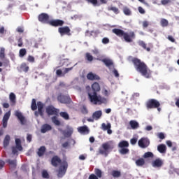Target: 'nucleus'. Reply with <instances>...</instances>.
Instances as JSON below:
<instances>
[{
	"label": "nucleus",
	"instance_id": "nucleus-1",
	"mask_svg": "<svg viewBox=\"0 0 179 179\" xmlns=\"http://www.w3.org/2000/svg\"><path fill=\"white\" fill-rule=\"evenodd\" d=\"M131 62L134 64L137 72H139L146 79H150L152 76V71L149 69V67H148V65L145 62H141V59L136 57H133Z\"/></svg>",
	"mask_w": 179,
	"mask_h": 179
},
{
	"label": "nucleus",
	"instance_id": "nucleus-2",
	"mask_svg": "<svg viewBox=\"0 0 179 179\" xmlns=\"http://www.w3.org/2000/svg\"><path fill=\"white\" fill-rule=\"evenodd\" d=\"M112 33H114V34H116L117 37H123L124 41L126 43H132L134 40H135V32L130 31V32H125L122 29L115 28L112 29Z\"/></svg>",
	"mask_w": 179,
	"mask_h": 179
},
{
	"label": "nucleus",
	"instance_id": "nucleus-3",
	"mask_svg": "<svg viewBox=\"0 0 179 179\" xmlns=\"http://www.w3.org/2000/svg\"><path fill=\"white\" fill-rule=\"evenodd\" d=\"M88 99L93 104H107V99L97 95V92H93V91L88 92Z\"/></svg>",
	"mask_w": 179,
	"mask_h": 179
},
{
	"label": "nucleus",
	"instance_id": "nucleus-4",
	"mask_svg": "<svg viewBox=\"0 0 179 179\" xmlns=\"http://www.w3.org/2000/svg\"><path fill=\"white\" fill-rule=\"evenodd\" d=\"M38 107V111H36L37 110ZM31 108L32 111L34 112V115L35 117H38V115H41L42 118H44V104L42 103L41 101H38L37 103L36 102V99H33L31 105Z\"/></svg>",
	"mask_w": 179,
	"mask_h": 179
},
{
	"label": "nucleus",
	"instance_id": "nucleus-5",
	"mask_svg": "<svg viewBox=\"0 0 179 179\" xmlns=\"http://www.w3.org/2000/svg\"><path fill=\"white\" fill-rule=\"evenodd\" d=\"M110 143H111V141L102 144V148H99V155H104L105 157L108 156V150H113V149H114V145Z\"/></svg>",
	"mask_w": 179,
	"mask_h": 179
},
{
	"label": "nucleus",
	"instance_id": "nucleus-6",
	"mask_svg": "<svg viewBox=\"0 0 179 179\" xmlns=\"http://www.w3.org/2000/svg\"><path fill=\"white\" fill-rule=\"evenodd\" d=\"M119 153L120 155H128L129 153V143L127 141H122L118 143Z\"/></svg>",
	"mask_w": 179,
	"mask_h": 179
},
{
	"label": "nucleus",
	"instance_id": "nucleus-7",
	"mask_svg": "<svg viewBox=\"0 0 179 179\" xmlns=\"http://www.w3.org/2000/svg\"><path fill=\"white\" fill-rule=\"evenodd\" d=\"M145 106L148 108V110L159 108V107H160V102H159V101L155 99H151L146 102Z\"/></svg>",
	"mask_w": 179,
	"mask_h": 179
},
{
	"label": "nucleus",
	"instance_id": "nucleus-8",
	"mask_svg": "<svg viewBox=\"0 0 179 179\" xmlns=\"http://www.w3.org/2000/svg\"><path fill=\"white\" fill-rule=\"evenodd\" d=\"M57 101L62 104H69V103H71V97L60 93L57 95Z\"/></svg>",
	"mask_w": 179,
	"mask_h": 179
},
{
	"label": "nucleus",
	"instance_id": "nucleus-9",
	"mask_svg": "<svg viewBox=\"0 0 179 179\" xmlns=\"http://www.w3.org/2000/svg\"><path fill=\"white\" fill-rule=\"evenodd\" d=\"M68 170V162H64L62 166H59L57 173L59 178H62Z\"/></svg>",
	"mask_w": 179,
	"mask_h": 179
},
{
	"label": "nucleus",
	"instance_id": "nucleus-10",
	"mask_svg": "<svg viewBox=\"0 0 179 179\" xmlns=\"http://www.w3.org/2000/svg\"><path fill=\"white\" fill-rule=\"evenodd\" d=\"M58 32L59 33L60 36H71V28L68 26L65 27H60L58 28Z\"/></svg>",
	"mask_w": 179,
	"mask_h": 179
},
{
	"label": "nucleus",
	"instance_id": "nucleus-11",
	"mask_svg": "<svg viewBox=\"0 0 179 179\" xmlns=\"http://www.w3.org/2000/svg\"><path fill=\"white\" fill-rule=\"evenodd\" d=\"M45 111L48 115H58V113H59V110L55 108L53 106H48Z\"/></svg>",
	"mask_w": 179,
	"mask_h": 179
},
{
	"label": "nucleus",
	"instance_id": "nucleus-12",
	"mask_svg": "<svg viewBox=\"0 0 179 179\" xmlns=\"http://www.w3.org/2000/svg\"><path fill=\"white\" fill-rule=\"evenodd\" d=\"M39 22L41 23H45V24H50V15L47 13H41L38 15V17Z\"/></svg>",
	"mask_w": 179,
	"mask_h": 179
},
{
	"label": "nucleus",
	"instance_id": "nucleus-13",
	"mask_svg": "<svg viewBox=\"0 0 179 179\" xmlns=\"http://www.w3.org/2000/svg\"><path fill=\"white\" fill-rule=\"evenodd\" d=\"M64 24L65 22L62 20H52L49 22V24H50V26H53V27H58L59 26L62 27Z\"/></svg>",
	"mask_w": 179,
	"mask_h": 179
},
{
	"label": "nucleus",
	"instance_id": "nucleus-14",
	"mask_svg": "<svg viewBox=\"0 0 179 179\" xmlns=\"http://www.w3.org/2000/svg\"><path fill=\"white\" fill-rule=\"evenodd\" d=\"M150 145V141L147 138H141L138 141V146L143 149H145Z\"/></svg>",
	"mask_w": 179,
	"mask_h": 179
},
{
	"label": "nucleus",
	"instance_id": "nucleus-15",
	"mask_svg": "<svg viewBox=\"0 0 179 179\" xmlns=\"http://www.w3.org/2000/svg\"><path fill=\"white\" fill-rule=\"evenodd\" d=\"M6 163H7L10 169V170H16L17 166V161L16 159H6Z\"/></svg>",
	"mask_w": 179,
	"mask_h": 179
},
{
	"label": "nucleus",
	"instance_id": "nucleus-16",
	"mask_svg": "<svg viewBox=\"0 0 179 179\" xmlns=\"http://www.w3.org/2000/svg\"><path fill=\"white\" fill-rule=\"evenodd\" d=\"M61 163H62V161L59 157L57 155L52 157L51 159V164L53 166V167H58V165L61 164Z\"/></svg>",
	"mask_w": 179,
	"mask_h": 179
},
{
	"label": "nucleus",
	"instance_id": "nucleus-17",
	"mask_svg": "<svg viewBox=\"0 0 179 179\" xmlns=\"http://www.w3.org/2000/svg\"><path fill=\"white\" fill-rule=\"evenodd\" d=\"M10 117V111H8L5 113L3 117V120H2L3 128H6L8 127V121Z\"/></svg>",
	"mask_w": 179,
	"mask_h": 179
},
{
	"label": "nucleus",
	"instance_id": "nucleus-18",
	"mask_svg": "<svg viewBox=\"0 0 179 179\" xmlns=\"http://www.w3.org/2000/svg\"><path fill=\"white\" fill-rule=\"evenodd\" d=\"M101 62H103L106 66H107V68H108L109 69H111V66H113V68H114V62H113V60L110 59H102Z\"/></svg>",
	"mask_w": 179,
	"mask_h": 179
},
{
	"label": "nucleus",
	"instance_id": "nucleus-19",
	"mask_svg": "<svg viewBox=\"0 0 179 179\" xmlns=\"http://www.w3.org/2000/svg\"><path fill=\"white\" fill-rule=\"evenodd\" d=\"M163 164H164L163 160L160 158L156 159L152 163V167H157V168L162 167Z\"/></svg>",
	"mask_w": 179,
	"mask_h": 179
},
{
	"label": "nucleus",
	"instance_id": "nucleus-20",
	"mask_svg": "<svg viewBox=\"0 0 179 179\" xmlns=\"http://www.w3.org/2000/svg\"><path fill=\"white\" fill-rule=\"evenodd\" d=\"M101 90V88H100V84L99 83H94L92 85V90H90V92H92V93H97Z\"/></svg>",
	"mask_w": 179,
	"mask_h": 179
},
{
	"label": "nucleus",
	"instance_id": "nucleus-21",
	"mask_svg": "<svg viewBox=\"0 0 179 179\" xmlns=\"http://www.w3.org/2000/svg\"><path fill=\"white\" fill-rule=\"evenodd\" d=\"M87 79L88 80H100V77L97 74L90 72L87 75Z\"/></svg>",
	"mask_w": 179,
	"mask_h": 179
},
{
	"label": "nucleus",
	"instance_id": "nucleus-22",
	"mask_svg": "<svg viewBox=\"0 0 179 179\" xmlns=\"http://www.w3.org/2000/svg\"><path fill=\"white\" fill-rule=\"evenodd\" d=\"M9 100H10V106H12V107L16 105V95L15 94V93L13 92L10 93Z\"/></svg>",
	"mask_w": 179,
	"mask_h": 179
},
{
	"label": "nucleus",
	"instance_id": "nucleus-23",
	"mask_svg": "<svg viewBox=\"0 0 179 179\" xmlns=\"http://www.w3.org/2000/svg\"><path fill=\"white\" fill-rule=\"evenodd\" d=\"M51 129H52L51 125L48 124H45L41 127V132L42 134H45V132H48V131H51Z\"/></svg>",
	"mask_w": 179,
	"mask_h": 179
},
{
	"label": "nucleus",
	"instance_id": "nucleus-24",
	"mask_svg": "<svg viewBox=\"0 0 179 179\" xmlns=\"http://www.w3.org/2000/svg\"><path fill=\"white\" fill-rule=\"evenodd\" d=\"M15 117H17V118H18L21 124H24V116H23V114H22V112L19 110H16L15 113Z\"/></svg>",
	"mask_w": 179,
	"mask_h": 179
},
{
	"label": "nucleus",
	"instance_id": "nucleus-25",
	"mask_svg": "<svg viewBox=\"0 0 179 179\" xmlns=\"http://www.w3.org/2000/svg\"><path fill=\"white\" fill-rule=\"evenodd\" d=\"M101 115H103V112L101 110L95 111L92 114V118L93 120H95V121H97L101 118Z\"/></svg>",
	"mask_w": 179,
	"mask_h": 179
},
{
	"label": "nucleus",
	"instance_id": "nucleus-26",
	"mask_svg": "<svg viewBox=\"0 0 179 179\" xmlns=\"http://www.w3.org/2000/svg\"><path fill=\"white\" fill-rule=\"evenodd\" d=\"M157 150L159 153H166L167 152V147L164 144H160L157 146Z\"/></svg>",
	"mask_w": 179,
	"mask_h": 179
},
{
	"label": "nucleus",
	"instance_id": "nucleus-27",
	"mask_svg": "<svg viewBox=\"0 0 179 179\" xmlns=\"http://www.w3.org/2000/svg\"><path fill=\"white\" fill-rule=\"evenodd\" d=\"M129 125L131 129H138V128H139V123L136 120H131L129 122Z\"/></svg>",
	"mask_w": 179,
	"mask_h": 179
},
{
	"label": "nucleus",
	"instance_id": "nucleus-28",
	"mask_svg": "<svg viewBox=\"0 0 179 179\" xmlns=\"http://www.w3.org/2000/svg\"><path fill=\"white\" fill-rule=\"evenodd\" d=\"M10 142V136L6 135L3 142V148H8V146H9Z\"/></svg>",
	"mask_w": 179,
	"mask_h": 179
},
{
	"label": "nucleus",
	"instance_id": "nucleus-29",
	"mask_svg": "<svg viewBox=\"0 0 179 179\" xmlns=\"http://www.w3.org/2000/svg\"><path fill=\"white\" fill-rule=\"evenodd\" d=\"M15 148H17L20 152H22V150H23V147L22 146V141L20 138H15Z\"/></svg>",
	"mask_w": 179,
	"mask_h": 179
},
{
	"label": "nucleus",
	"instance_id": "nucleus-30",
	"mask_svg": "<svg viewBox=\"0 0 179 179\" xmlns=\"http://www.w3.org/2000/svg\"><path fill=\"white\" fill-rule=\"evenodd\" d=\"M45 146H41L37 152V155L39 157H41L43 156H44V153H45Z\"/></svg>",
	"mask_w": 179,
	"mask_h": 179
},
{
	"label": "nucleus",
	"instance_id": "nucleus-31",
	"mask_svg": "<svg viewBox=\"0 0 179 179\" xmlns=\"http://www.w3.org/2000/svg\"><path fill=\"white\" fill-rule=\"evenodd\" d=\"M62 134L65 138H71V136H72V134H73V129H70L67 131H62Z\"/></svg>",
	"mask_w": 179,
	"mask_h": 179
},
{
	"label": "nucleus",
	"instance_id": "nucleus-32",
	"mask_svg": "<svg viewBox=\"0 0 179 179\" xmlns=\"http://www.w3.org/2000/svg\"><path fill=\"white\" fill-rule=\"evenodd\" d=\"M138 44L140 47H142V48H143V50H146V51H148V52H149V51H150V48L146 47V43H145V41H138Z\"/></svg>",
	"mask_w": 179,
	"mask_h": 179
},
{
	"label": "nucleus",
	"instance_id": "nucleus-33",
	"mask_svg": "<svg viewBox=\"0 0 179 179\" xmlns=\"http://www.w3.org/2000/svg\"><path fill=\"white\" fill-rule=\"evenodd\" d=\"M145 159L143 158H139L138 159L136 160V165L138 166V167H142L145 166Z\"/></svg>",
	"mask_w": 179,
	"mask_h": 179
},
{
	"label": "nucleus",
	"instance_id": "nucleus-34",
	"mask_svg": "<svg viewBox=\"0 0 179 179\" xmlns=\"http://www.w3.org/2000/svg\"><path fill=\"white\" fill-rule=\"evenodd\" d=\"M78 132H80V134H89V128H87V126L80 127L78 128Z\"/></svg>",
	"mask_w": 179,
	"mask_h": 179
},
{
	"label": "nucleus",
	"instance_id": "nucleus-35",
	"mask_svg": "<svg viewBox=\"0 0 179 179\" xmlns=\"http://www.w3.org/2000/svg\"><path fill=\"white\" fill-rule=\"evenodd\" d=\"M110 174L114 178H118L121 177V171H120L113 170L111 171Z\"/></svg>",
	"mask_w": 179,
	"mask_h": 179
},
{
	"label": "nucleus",
	"instance_id": "nucleus-36",
	"mask_svg": "<svg viewBox=\"0 0 179 179\" xmlns=\"http://www.w3.org/2000/svg\"><path fill=\"white\" fill-rule=\"evenodd\" d=\"M101 129H103V131H107L108 129H111V123H108L107 124H106V123H102Z\"/></svg>",
	"mask_w": 179,
	"mask_h": 179
},
{
	"label": "nucleus",
	"instance_id": "nucleus-37",
	"mask_svg": "<svg viewBox=\"0 0 179 179\" xmlns=\"http://www.w3.org/2000/svg\"><path fill=\"white\" fill-rule=\"evenodd\" d=\"M88 3H92L93 6H100L101 3L97 0H85Z\"/></svg>",
	"mask_w": 179,
	"mask_h": 179
},
{
	"label": "nucleus",
	"instance_id": "nucleus-38",
	"mask_svg": "<svg viewBox=\"0 0 179 179\" xmlns=\"http://www.w3.org/2000/svg\"><path fill=\"white\" fill-rule=\"evenodd\" d=\"M160 24L162 27H167L169 26V20L166 19L162 18L160 21Z\"/></svg>",
	"mask_w": 179,
	"mask_h": 179
},
{
	"label": "nucleus",
	"instance_id": "nucleus-39",
	"mask_svg": "<svg viewBox=\"0 0 179 179\" xmlns=\"http://www.w3.org/2000/svg\"><path fill=\"white\" fill-rule=\"evenodd\" d=\"M108 10H112V12L115 13V15H118V13H120V10L118 9V8L114 6L108 7Z\"/></svg>",
	"mask_w": 179,
	"mask_h": 179
},
{
	"label": "nucleus",
	"instance_id": "nucleus-40",
	"mask_svg": "<svg viewBox=\"0 0 179 179\" xmlns=\"http://www.w3.org/2000/svg\"><path fill=\"white\" fill-rule=\"evenodd\" d=\"M21 71H23V72H29V66L26 63H22L20 66Z\"/></svg>",
	"mask_w": 179,
	"mask_h": 179
},
{
	"label": "nucleus",
	"instance_id": "nucleus-41",
	"mask_svg": "<svg viewBox=\"0 0 179 179\" xmlns=\"http://www.w3.org/2000/svg\"><path fill=\"white\" fill-rule=\"evenodd\" d=\"M59 115L60 117L64 118V120H69V115L66 112H60Z\"/></svg>",
	"mask_w": 179,
	"mask_h": 179
},
{
	"label": "nucleus",
	"instance_id": "nucleus-42",
	"mask_svg": "<svg viewBox=\"0 0 179 179\" xmlns=\"http://www.w3.org/2000/svg\"><path fill=\"white\" fill-rule=\"evenodd\" d=\"M123 13H124L126 16H131L132 13L131 12V10L128 7H124Z\"/></svg>",
	"mask_w": 179,
	"mask_h": 179
},
{
	"label": "nucleus",
	"instance_id": "nucleus-43",
	"mask_svg": "<svg viewBox=\"0 0 179 179\" xmlns=\"http://www.w3.org/2000/svg\"><path fill=\"white\" fill-rule=\"evenodd\" d=\"M52 122H53V124H55V125H61V122L58 120V118L56 116H53L52 117Z\"/></svg>",
	"mask_w": 179,
	"mask_h": 179
},
{
	"label": "nucleus",
	"instance_id": "nucleus-44",
	"mask_svg": "<svg viewBox=\"0 0 179 179\" xmlns=\"http://www.w3.org/2000/svg\"><path fill=\"white\" fill-rule=\"evenodd\" d=\"M26 54H27V51L26 50V49L22 48L20 50L19 55L21 58H23V57H24Z\"/></svg>",
	"mask_w": 179,
	"mask_h": 179
},
{
	"label": "nucleus",
	"instance_id": "nucleus-45",
	"mask_svg": "<svg viewBox=\"0 0 179 179\" xmlns=\"http://www.w3.org/2000/svg\"><path fill=\"white\" fill-rule=\"evenodd\" d=\"M95 171V174L97 176L98 178H101L102 177V172L101 170L99 169H94Z\"/></svg>",
	"mask_w": 179,
	"mask_h": 179
},
{
	"label": "nucleus",
	"instance_id": "nucleus-46",
	"mask_svg": "<svg viewBox=\"0 0 179 179\" xmlns=\"http://www.w3.org/2000/svg\"><path fill=\"white\" fill-rule=\"evenodd\" d=\"M85 58L87 59V61H89V62H92V61H93V56L92 55H90V53L87 52L85 54Z\"/></svg>",
	"mask_w": 179,
	"mask_h": 179
},
{
	"label": "nucleus",
	"instance_id": "nucleus-47",
	"mask_svg": "<svg viewBox=\"0 0 179 179\" xmlns=\"http://www.w3.org/2000/svg\"><path fill=\"white\" fill-rule=\"evenodd\" d=\"M42 177L43 178H50V174H48V172L47 171V170H43L42 171Z\"/></svg>",
	"mask_w": 179,
	"mask_h": 179
},
{
	"label": "nucleus",
	"instance_id": "nucleus-48",
	"mask_svg": "<svg viewBox=\"0 0 179 179\" xmlns=\"http://www.w3.org/2000/svg\"><path fill=\"white\" fill-rule=\"evenodd\" d=\"M5 58V48H1L0 50V59Z\"/></svg>",
	"mask_w": 179,
	"mask_h": 179
},
{
	"label": "nucleus",
	"instance_id": "nucleus-49",
	"mask_svg": "<svg viewBox=\"0 0 179 179\" xmlns=\"http://www.w3.org/2000/svg\"><path fill=\"white\" fill-rule=\"evenodd\" d=\"M144 159H148V157H153V153L150 152H147L143 155Z\"/></svg>",
	"mask_w": 179,
	"mask_h": 179
},
{
	"label": "nucleus",
	"instance_id": "nucleus-50",
	"mask_svg": "<svg viewBox=\"0 0 179 179\" xmlns=\"http://www.w3.org/2000/svg\"><path fill=\"white\" fill-rule=\"evenodd\" d=\"M173 2V0H162L161 3L162 5L166 6L169 5V3H171Z\"/></svg>",
	"mask_w": 179,
	"mask_h": 179
},
{
	"label": "nucleus",
	"instance_id": "nucleus-51",
	"mask_svg": "<svg viewBox=\"0 0 179 179\" xmlns=\"http://www.w3.org/2000/svg\"><path fill=\"white\" fill-rule=\"evenodd\" d=\"M138 142V138H133L130 140V143L131 145H136V143Z\"/></svg>",
	"mask_w": 179,
	"mask_h": 179
},
{
	"label": "nucleus",
	"instance_id": "nucleus-52",
	"mask_svg": "<svg viewBox=\"0 0 179 179\" xmlns=\"http://www.w3.org/2000/svg\"><path fill=\"white\" fill-rule=\"evenodd\" d=\"M35 59H34V57L31 56V55H29L28 56V58H27V62H34Z\"/></svg>",
	"mask_w": 179,
	"mask_h": 179
},
{
	"label": "nucleus",
	"instance_id": "nucleus-53",
	"mask_svg": "<svg viewBox=\"0 0 179 179\" xmlns=\"http://www.w3.org/2000/svg\"><path fill=\"white\" fill-rule=\"evenodd\" d=\"M113 73L114 76H115V78H120V73H118V71H117V69H113Z\"/></svg>",
	"mask_w": 179,
	"mask_h": 179
},
{
	"label": "nucleus",
	"instance_id": "nucleus-54",
	"mask_svg": "<svg viewBox=\"0 0 179 179\" xmlns=\"http://www.w3.org/2000/svg\"><path fill=\"white\" fill-rule=\"evenodd\" d=\"M17 148L15 146L12 147V153L13 155H17Z\"/></svg>",
	"mask_w": 179,
	"mask_h": 179
},
{
	"label": "nucleus",
	"instance_id": "nucleus-55",
	"mask_svg": "<svg viewBox=\"0 0 179 179\" xmlns=\"http://www.w3.org/2000/svg\"><path fill=\"white\" fill-rule=\"evenodd\" d=\"M138 10L139 13H141V15H145V9H143V8L140 6V7H138Z\"/></svg>",
	"mask_w": 179,
	"mask_h": 179
},
{
	"label": "nucleus",
	"instance_id": "nucleus-56",
	"mask_svg": "<svg viewBox=\"0 0 179 179\" xmlns=\"http://www.w3.org/2000/svg\"><path fill=\"white\" fill-rule=\"evenodd\" d=\"M102 43L103 44H108V43H110V39H108V38H103L102 39Z\"/></svg>",
	"mask_w": 179,
	"mask_h": 179
},
{
	"label": "nucleus",
	"instance_id": "nucleus-57",
	"mask_svg": "<svg viewBox=\"0 0 179 179\" xmlns=\"http://www.w3.org/2000/svg\"><path fill=\"white\" fill-rule=\"evenodd\" d=\"M88 179H99V178L94 173H92L90 175Z\"/></svg>",
	"mask_w": 179,
	"mask_h": 179
},
{
	"label": "nucleus",
	"instance_id": "nucleus-58",
	"mask_svg": "<svg viewBox=\"0 0 179 179\" xmlns=\"http://www.w3.org/2000/svg\"><path fill=\"white\" fill-rule=\"evenodd\" d=\"M148 26H149V22H148V21L143 22V27L144 29H146V27H148Z\"/></svg>",
	"mask_w": 179,
	"mask_h": 179
},
{
	"label": "nucleus",
	"instance_id": "nucleus-59",
	"mask_svg": "<svg viewBox=\"0 0 179 179\" xmlns=\"http://www.w3.org/2000/svg\"><path fill=\"white\" fill-rule=\"evenodd\" d=\"M72 69H73V67L66 68L64 71V74L65 75V73H68V72H69V71H72Z\"/></svg>",
	"mask_w": 179,
	"mask_h": 179
},
{
	"label": "nucleus",
	"instance_id": "nucleus-60",
	"mask_svg": "<svg viewBox=\"0 0 179 179\" xmlns=\"http://www.w3.org/2000/svg\"><path fill=\"white\" fill-rule=\"evenodd\" d=\"M158 137L159 138V139H164L166 138L164 134L163 133L158 134Z\"/></svg>",
	"mask_w": 179,
	"mask_h": 179
},
{
	"label": "nucleus",
	"instance_id": "nucleus-61",
	"mask_svg": "<svg viewBox=\"0 0 179 179\" xmlns=\"http://www.w3.org/2000/svg\"><path fill=\"white\" fill-rule=\"evenodd\" d=\"M56 75H57V76H62V70L61 69H58L56 71Z\"/></svg>",
	"mask_w": 179,
	"mask_h": 179
},
{
	"label": "nucleus",
	"instance_id": "nucleus-62",
	"mask_svg": "<svg viewBox=\"0 0 179 179\" xmlns=\"http://www.w3.org/2000/svg\"><path fill=\"white\" fill-rule=\"evenodd\" d=\"M5 166V162L2 159H0V170L3 169V167Z\"/></svg>",
	"mask_w": 179,
	"mask_h": 179
},
{
	"label": "nucleus",
	"instance_id": "nucleus-63",
	"mask_svg": "<svg viewBox=\"0 0 179 179\" xmlns=\"http://www.w3.org/2000/svg\"><path fill=\"white\" fill-rule=\"evenodd\" d=\"M23 46V41H22V38H20L18 39V47H22Z\"/></svg>",
	"mask_w": 179,
	"mask_h": 179
},
{
	"label": "nucleus",
	"instance_id": "nucleus-64",
	"mask_svg": "<svg viewBox=\"0 0 179 179\" xmlns=\"http://www.w3.org/2000/svg\"><path fill=\"white\" fill-rule=\"evenodd\" d=\"M31 134H28L27 136V142H31Z\"/></svg>",
	"mask_w": 179,
	"mask_h": 179
}]
</instances>
